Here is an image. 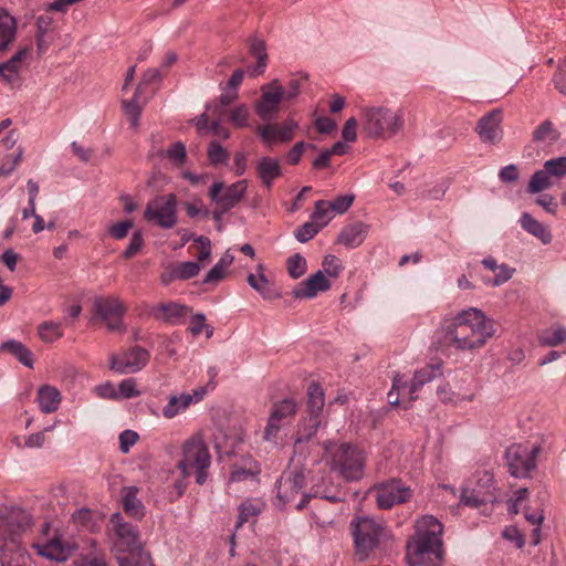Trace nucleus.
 <instances>
[{"label": "nucleus", "instance_id": "1", "mask_svg": "<svg viewBox=\"0 0 566 566\" xmlns=\"http://www.w3.org/2000/svg\"><path fill=\"white\" fill-rule=\"evenodd\" d=\"M494 334L493 321L475 307L444 318L436 331L440 346H452L462 352L482 348Z\"/></svg>", "mask_w": 566, "mask_h": 566}, {"label": "nucleus", "instance_id": "2", "mask_svg": "<svg viewBox=\"0 0 566 566\" xmlns=\"http://www.w3.org/2000/svg\"><path fill=\"white\" fill-rule=\"evenodd\" d=\"M443 526L433 516L426 515L416 522V533L407 543L409 566H439L442 560Z\"/></svg>", "mask_w": 566, "mask_h": 566}, {"label": "nucleus", "instance_id": "3", "mask_svg": "<svg viewBox=\"0 0 566 566\" xmlns=\"http://www.w3.org/2000/svg\"><path fill=\"white\" fill-rule=\"evenodd\" d=\"M305 484V475L302 468H290L284 471L276 482L277 500L283 504L295 503L297 510H302L311 497H319L333 503L345 500V493L340 490L331 493L321 485H315L311 493H302Z\"/></svg>", "mask_w": 566, "mask_h": 566}, {"label": "nucleus", "instance_id": "4", "mask_svg": "<svg viewBox=\"0 0 566 566\" xmlns=\"http://www.w3.org/2000/svg\"><path fill=\"white\" fill-rule=\"evenodd\" d=\"M361 132L371 139H390L405 127L402 109L384 105L366 106L360 114Z\"/></svg>", "mask_w": 566, "mask_h": 566}, {"label": "nucleus", "instance_id": "5", "mask_svg": "<svg viewBox=\"0 0 566 566\" xmlns=\"http://www.w3.org/2000/svg\"><path fill=\"white\" fill-rule=\"evenodd\" d=\"M324 448L331 454L329 465L332 471L347 482H356L363 479L366 458L361 450L349 443L335 446L332 442H325Z\"/></svg>", "mask_w": 566, "mask_h": 566}, {"label": "nucleus", "instance_id": "6", "mask_svg": "<svg viewBox=\"0 0 566 566\" xmlns=\"http://www.w3.org/2000/svg\"><path fill=\"white\" fill-rule=\"evenodd\" d=\"M181 460L177 469L184 478H188L192 470L196 473V482L202 485L207 481L208 468L211 464V457L207 444L200 434H193L187 439L181 447Z\"/></svg>", "mask_w": 566, "mask_h": 566}, {"label": "nucleus", "instance_id": "7", "mask_svg": "<svg viewBox=\"0 0 566 566\" xmlns=\"http://www.w3.org/2000/svg\"><path fill=\"white\" fill-rule=\"evenodd\" d=\"M350 532L355 555L359 560H365L379 546L385 535V527L382 522L369 516H357L350 522Z\"/></svg>", "mask_w": 566, "mask_h": 566}, {"label": "nucleus", "instance_id": "8", "mask_svg": "<svg viewBox=\"0 0 566 566\" xmlns=\"http://www.w3.org/2000/svg\"><path fill=\"white\" fill-rule=\"evenodd\" d=\"M107 534L112 542L114 554H125L143 548L139 530L126 521L122 513H113L107 525Z\"/></svg>", "mask_w": 566, "mask_h": 566}, {"label": "nucleus", "instance_id": "9", "mask_svg": "<svg viewBox=\"0 0 566 566\" xmlns=\"http://www.w3.org/2000/svg\"><path fill=\"white\" fill-rule=\"evenodd\" d=\"M93 312L101 319L109 332L125 333L127 326L123 318L127 312V306L114 295L96 296L93 300Z\"/></svg>", "mask_w": 566, "mask_h": 566}, {"label": "nucleus", "instance_id": "10", "mask_svg": "<svg viewBox=\"0 0 566 566\" xmlns=\"http://www.w3.org/2000/svg\"><path fill=\"white\" fill-rule=\"evenodd\" d=\"M146 221L163 229H171L177 223V198L175 193L156 196L148 201L144 211Z\"/></svg>", "mask_w": 566, "mask_h": 566}, {"label": "nucleus", "instance_id": "11", "mask_svg": "<svg viewBox=\"0 0 566 566\" xmlns=\"http://www.w3.org/2000/svg\"><path fill=\"white\" fill-rule=\"evenodd\" d=\"M539 447H528L525 444H512L505 452V460L509 472L514 478H526L536 467V457Z\"/></svg>", "mask_w": 566, "mask_h": 566}, {"label": "nucleus", "instance_id": "12", "mask_svg": "<svg viewBox=\"0 0 566 566\" xmlns=\"http://www.w3.org/2000/svg\"><path fill=\"white\" fill-rule=\"evenodd\" d=\"M150 359V353L142 346H133L120 355H109V369L119 374H136L144 369Z\"/></svg>", "mask_w": 566, "mask_h": 566}, {"label": "nucleus", "instance_id": "13", "mask_svg": "<svg viewBox=\"0 0 566 566\" xmlns=\"http://www.w3.org/2000/svg\"><path fill=\"white\" fill-rule=\"evenodd\" d=\"M247 191L248 181L245 179L229 186H224L221 181H214L210 187L209 198L216 206L230 211L244 198Z\"/></svg>", "mask_w": 566, "mask_h": 566}, {"label": "nucleus", "instance_id": "14", "mask_svg": "<svg viewBox=\"0 0 566 566\" xmlns=\"http://www.w3.org/2000/svg\"><path fill=\"white\" fill-rule=\"evenodd\" d=\"M283 98L284 92L280 81L273 80L261 87V96L255 103V113L262 120L273 119Z\"/></svg>", "mask_w": 566, "mask_h": 566}, {"label": "nucleus", "instance_id": "15", "mask_svg": "<svg viewBox=\"0 0 566 566\" xmlns=\"http://www.w3.org/2000/svg\"><path fill=\"white\" fill-rule=\"evenodd\" d=\"M410 496V488L406 486L400 480L392 479L376 486V503L384 510L405 503Z\"/></svg>", "mask_w": 566, "mask_h": 566}, {"label": "nucleus", "instance_id": "16", "mask_svg": "<svg viewBox=\"0 0 566 566\" xmlns=\"http://www.w3.org/2000/svg\"><path fill=\"white\" fill-rule=\"evenodd\" d=\"M501 124L502 111L499 108L492 109L482 116L475 127V132L481 142L490 145L500 143L503 137Z\"/></svg>", "mask_w": 566, "mask_h": 566}, {"label": "nucleus", "instance_id": "17", "mask_svg": "<svg viewBox=\"0 0 566 566\" xmlns=\"http://www.w3.org/2000/svg\"><path fill=\"white\" fill-rule=\"evenodd\" d=\"M297 126L298 125L294 119L287 118L282 125L265 124L260 126L258 128V133L265 143H286L293 138Z\"/></svg>", "mask_w": 566, "mask_h": 566}, {"label": "nucleus", "instance_id": "18", "mask_svg": "<svg viewBox=\"0 0 566 566\" xmlns=\"http://www.w3.org/2000/svg\"><path fill=\"white\" fill-rule=\"evenodd\" d=\"M30 525V518L24 512H11L0 516V538L13 541Z\"/></svg>", "mask_w": 566, "mask_h": 566}, {"label": "nucleus", "instance_id": "19", "mask_svg": "<svg viewBox=\"0 0 566 566\" xmlns=\"http://www.w3.org/2000/svg\"><path fill=\"white\" fill-rule=\"evenodd\" d=\"M329 289L331 282L323 274V271H317L300 283L292 294L295 298H313L318 292H325Z\"/></svg>", "mask_w": 566, "mask_h": 566}, {"label": "nucleus", "instance_id": "20", "mask_svg": "<svg viewBox=\"0 0 566 566\" xmlns=\"http://www.w3.org/2000/svg\"><path fill=\"white\" fill-rule=\"evenodd\" d=\"M256 177L263 187L270 189L274 181L282 175V166L277 158L262 156L255 161Z\"/></svg>", "mask_w": 566, "mask_h": 566}, {"label": "nucleus", "instance_id": "21", "mask_svg": "<svg viewBox=\"0 0 566 566\" xmlns=\"http://www.w3.org/2000/svg\"><path fill=\"white\" fill-rule=\"evenodd\" d=\"M442 376L441 363L429 364L417 370L410 384H407L409 401L415 400V394L426 384Z\"/></svg>", "mask_w": 566, "mask_h": 566}, {"label": "nucleus", "instance_id": "22", "mask_svg": "<svg viewBox=\"0 0 566 566\" xmlns=\"http://www.w3.org/2000/svg\"><path fill=\"white\" fill-rule=\"evenodd\" d=\"M36 553L50 560L64 562L72 552V546L62 542L59 536H54L45 544H34Z\"/></svg>", "mask_w": 566, "mask_h": 566}, {"label": "nucleus", "instance_id": "23", "mask_svg": "<svg viewBox=\"0 0 566 566\" xmlns=\"http://www.w3.org/2000/svg\"><path fill=\"white\" fill-rule=\"evenodd\" d=\"M263 265L259 264L256 273H250L247 277L248 284L256 291L263 300L271 301L280 297V293L268 280L263 272Z\"/></svg>", "mask_w": 566, "mask_h": 566}, {"label": "nucleus", "instance_id": "24", "mask_svg": "<svg viewBox=\"0 0 566 566\" xmlns=\"http://www.w3.org/2000/svg\"><path fill=\"white\" fill-rule=\"evenodd\" d=\"M139 489L137 486H125L120 490V501L123 510L129 516L142 520L145 516V506L138 499Z\"/></svg>", "mask_w": 566, "mask_h": 566}, {"label": "nucleus", "instance_id": "25", "mask_svg": "<svg viewBox=\"0 0 566 566\" xmlns=\"http://www.w3.org/2000/svg\"><path fill=\"white\" fill-rule=\"evenodd\" d=\"M190 308L176 302L160 303L153 307L151 313L155 318L167 323H177L179 318L186 316Z\"/></svg>", "mask_w": 566, "mask_h": 566}, {"label": "nucleus", "instance_id": "26", "mask_svg": "<svg viewBox=\"0 0 566 566\" xmlns=\"http://www.w3.org/2000/svg\"><path fill=\"white\" fill-rule=\"evenodd\" d=\"M17 36V20L7 9L0 8V54L8 51Z\"/></svg>", "mask_w": 566, "mask_h": 566}, {"label": "nucleus", "instance_id": "27", "mask_svg": "<svg viewBox=\"0 0 566 566\" xmlns=\"http://www.w3.org/2000/svg\"><path fill=\"white\" fill-rule=\"evenodd\" d=\"M367 226L363 222H354L343 228L338 235V242L346 248H356L360 245L367 233Z\"/></svg>", "mask_w": 566, "mask_h": 566}, {"label": "nucleus", "instance_id": "28", "mask_svg": "<svg viewBox=\"0 0 566 566\" xmlns=\"http://www.w3.org/2000/svg\"><path fill=\"white\" fill-rule=\"evenodd\" d=\"M482 264L485 269L494 272V277L485 281L486 284L492 286H500L513 276L515 269L509 266L505 263L497 264L496 260L492 256L482 260Z\"/></svg>", "mask_w": 566, "mask_h": 566}, {"label": "nucleus", "instance_id": "29", "mask_svg": "<svg viewBox=\"0 0 566 566\" xmlns=\"http://www.w3.org/2000/svg\"><path fill=\"white\" fill-rule=\"evenodd\" d=\"M520 223L526 232L537 238L543 244L551 243L553 235L549 229L537 221L531 213L523 212L520 219Z\"/></svg>", "mask_w": 566, "mask_h": 566}, {"label": "nucleus", "instance_id": "30", "mask_svg": "<svg viewBox=\"0 0 566 566\" xmlns=\"http://www.w3.org/2000/svg\"><path fill=\"white\" fill-rule=\"evenodd\" d=\"M36 400L42 412L51 413L57 410L61 403V394L55 387L43 385L38 389Z\"/></svg>", "mask_w": 566, "mask_h": 566}, {"label": "nucleus", "instance_id": "31", "mask_svg": "<svg viewBox=\"0 0 566 566\" xmlns=\"http://www.w3.org/2000/svg\"><path fill=\"white\" fill-rule=\"evenodd\" d=\"M297 403L294 399L285 398L275 402L272 407L270 418L283 426L290 423L297 412Z\"/></svg>", "mask_w": 566, "mask_h": 566}, {"label": "nucleus", "instance_id": "32", "mask_svg": "<svg viewBox=\"0 0 566 566\" xmlns=\"http://www.w3.org/2000/svg\"><path fill=\"white\" fill-rule=\"evenodd\" d=\"M322 424V416L307 415L302 417L296 431L295 443L310 440Z\"/></svg>", "mask_w": 566, "mask_h": 566}, {"label": "nucleus", "instance_id": "33", "mask_svg": "<svg viewBox=\"0 0 566 566\" xmlns=\"http://www.w3.org/2000/svg\"><path fill=\"white\" fill-rule=\"evenodd\" d=\"M191 405V398L187 392L179 395H171L168 402L163 407V417L166 419H174L178 415L185 412Z\"/></svg>", "mask_w": 566, "mask_h": 566}, {"label": "nucleus", "instance_id": "34", "mask_svg": "<svg viewBox=\"0 0 566 566\" xmlns=\"http://www.w3.org/2000/svg\"><path fill=\"white\" fill-rule=\"evenodd\" d=\"M52 23L53 20L48 14L39 15L35 20V42L39 56L45 54L49 49L50 42L46 40V35L51 31Z\"/></svg>", "mask_w": 566, "mask_h": 566}, {"label": "nucleus", "instance_id": "35", "mask_svg": "<svg viewBox=\"0 0 566 566\" xmlns=\"http://www.w3.org/2000/svg\"><path fill=\"white\" fill-rule=\"evenodd\" d=\"M306 396V413L322 416L325 397L319 384L315 381L311 382L307 387Z\"/></svg>", "mask_w": 566, "mask_h": 566}, {"label": "nucleus", "instance_id": "36", "mask_svg": "<svg viewBox=\"0 0 566 566\" xmlns=\"http://www.w3.org/2000/svg\"><path fill=\"white\" fill-rule=\"evenodd\" d=\"M0 349L10 353L25 367H33L32 352L21 342L10 339L1 344Z\"/></svg>", "mask_w": 566, "mask_h": 566}, {"label": "nucleus", "instance_id": "37", "mask_svg": "<svg viewBox=\"0 0 566 566\" xmlns=\"http://www.w3.org/2000/svg\"><path fill=\"white\" fill-rule=\"evenodd\" d=\"M496 500L495 494L483 493L482 490L462 488L460 502L470 507H479L486 503H493Z\"/></svg>", "mask_w": 566, "mask_h": 566}, {"label": "nucleus", "instance_id": "38", "mask_svg": "<svg viewBox=\"0 0 566 566\" xmlns=\"http://www.w3.org/2000/svg\"><path fill=\"white\" fill-rule=\"evenodd\" d=\"M559 133L555 129L551 120H544L539 124L532 134V139L537 144L551 145L558 140Z\"/></svg>", "mask_w": 566, "mask_h": 566}, {"label": "nucleus", "instance_id": "39", "mask_svg": "<svg viewBox=\"0 0 566 566\" xmlns=\"http://www.w3.org/2000/svg\"><path fill=\"white\" fill-rule=\"evenodd\" d=\"M538 342L543 346L555 347L566 342V328L555 325L541 332Z\"/></svg>", "mask_w": 566, "mask_h": 566}, {"label": "nucleus", "instance_id": "40", "mask_svg": "<svg viewBox=\"0 0 566 566\" xmlns=\"http://www.w3.org/2000/svg\"><path fill=\"white\" fill-rule=\"evenodd\" d=\"M38 335L44 343H53L63 337L62 323L44 321L38 326Z\"/></svg>", "mask_w": 566, "mask_h": 566}, {"label": "nucleus", "instance_id": "41", "mask_svg": "<svg viewBox=\"0 0 566 566\" xmlns=\"http://www.w3.org/2000/svg\"><path fill=\"white\" fill-rule=\"evenodd\" d=\"M553 186L552 176L543 168L536 170L528 181L527 191L530 193H539Z\"/></svg>", "mask_w": 566, "mask_h": 566}, {"label": "nucleus", "instance_id": "42", "mask_svg": "<svg viewBox=\"0 0 566 566\" xmlns=\"http://www.w3.org/2000/svg\"><path fill=\"white\" fill-rule=\"evenodd\" d=\"M263 509V505L251 500L243 501L239 506L238 521L235 523V531H238L244 523L249 522L251 517L258 516Z\"/></svg>", "mask_w": 566, "mask_h": 566}, {"label": "nucleus", "instance_id": "43", "mask_svg": "<svg viewBox=\"0 0 566 566\" xmlns=\"http://www.w3.org/2000/svg\"><path fill=\"white\" fill-rule=\"evenodd\" d=\"M118 566H146L150 556L144 548L125 554H115Z\"/></svg>", "mask_w": 566, "mask_h": 566}, {"label": "nucleus", "instance_id": "44", "mask_svg": "<svg viewBox=\"0 0 566 566\" xmlns=\"http://www.w3.org/2000/svg\"><path fill=\"white\" fill-rule=\"evenodd\" d=\"M332 211L333 210L331 209L329 201L318 200L315 202L311 219L313 222L319 226L321 229H323L333 218L331 214Z\"/></svg>", "mask_w": 566, "mask_h": 566}, {"label": "nucleus", "instance_id": "45", "mask_svg": "<svg viewBox=\"0 0 566 566\" xmlns=\"http://www.w3.org/2000/svg\"><path fill=\"white\" fill-rule=\"evenodd\" d=\"M286 268L291 277L300 279L307 270V262L300 253H295L287 259Z\"/></svg>", "mask_w": 566, "mask_h": 566}, {"label": "nucleus", "instance_id": "46", "mask_svg": "<svg viewBox=\"0 0 566 566\" xmlns=\"http://www.w3.org/2000/svg\"><path fill=\"white\" fill-rule=\"evenodd\" d=\"M175 276L178 280H189L195 277L200 272V264L195 261H185L174 264Z\"/></svg>", "mask_w": 566, "mask_h": 566}, {"label": "nucleus", "instance_id": "47", "mask_svg": "<svg viewBox=\"0 0 566 566\" xmlns=\"http://www.w3.org/2000/svg\"><path fill=\"white\" fill-rule=\"evenodd\" d=\"M140 94V85L137 86L134 96L130 101L123 102V108L129 117L132 126L136 127L140 116V106L138 104V96Z\"/></svg>", "mask_w": 566, "mask_h": 566}, {"label": "nucleus", "instance_id": "48", "mask_svg": "<svg viewBox=\"0 0 566 566\" xmlns=\"http://www.w3.org/2000/svg\"><path fill=\"white\" fill-rule=\"evenodd\" d=\"M229 120L237 128L248 127L249 126V109L247 105L241 104L231 108L229 112Z\"/></svg>", "mask_w": 566, "mask_h": 566}, {"label": "nucleus", "instance_id": "49", "mask_svg": "<svg viewBox=\"0 0 566 566\" xmlns=\"http://www.w3.org/2000/svg\"><path fill=\"white\" fill-rule=\"evenodd\" d=\"M117 400L136 398L142 395L134 378L123 379L117 387Z\"/></svg>", "mask_w": 566, "mask_h": 566}, {"label": "nucleus", "instance_id": "50", "mask_svg": "<svg viewBox=\"0 0 566 566\" xmlns=\"http://www.w3.org/2000/svg\"><path fill=\"white\" fill-rule=\"evenodd\" d=\"M31 50L32 48L30 45L21 46L9 60L2 63L20 75L22 71V62L29 56Z\"/></svg>", "mask_w": 566, "mask_h": 566}, {"label": "nucleus", "instance_id": "51", "mask_svg": "<svg viewBox=\"0 0 566 566\" xmlns=\"http://www.w3.org/2000/svg\"><path fill=\"white\" fill-rule=\"evenodd\" d=\"M544 168L552 178L562 179L566 176V156L548 159L544 163Z\"/></svg>", "mask_w": 566, "mask_h": 566}, {"label": "nucleus", "instance_id": "52", "mask_svg": "<svg viewBox=\"0 0 566 566\" xmlns=\"http://www.w3.org/2000/svg\"><path fill=\"white\" fill-rule=\"evenodd\" d=\"M165 156L176 166L181 167L187 158L185 144L182 142L171 144L166 150Z\"/></svg>", "mask_w": 566, "mask_h": 566}, {"label": "nucleus", "instance_id": "53", "mask_svg": "<svg viewBox=\"0 0 566 566\" xmlns=\"http://www.w3.org/2000/svg\"><path fill=\"white\" fill-rule=\"evenodd\" d=\"M319 230H321L319 226H317L313 221H308V222H305L304 224H302L301 227H298L294 231V237L298 242L305 243V242L310 241L311 239H313L319 232Z\"/></svg>", "mask_w": 566, "mask_h": 566}, {"label": "nucleus", "instance_id": "54", "mask_svg": "<svg viewBox=\"0 0 566 566\" xmlns=\"http://www.w3.org/2000/svg\"><path fill=\"white\" fill-rule=\"evenodd\" d=\"M323 274L329 277H337L343 271V265L339 259L333 254L326 255L322 262Z\"/></svg>", "mask_w": 566, "mask_h": 566}, {"label": "nucleus", "instance_id": "55", "mask_svg": "<svg viewBox=\"0 0 566 566\" xmlns=\"http://www.w3.org/2000/svg\"><path fill=\"white\" fill-rule=\"evenodd\" d=\"M207 153L210 163L214 166L226 164L229 158L227 150L217 142L210 143Z\"/></svg>", "mask_w": 566, "mask_h": 566}, {"label": "nucleus", "instance_id": "56", "mask_svg": "<svg viewBox=\"0 0 566 566\" xmlns=\"http://www.w3.org/2000/svg\"><path fill=\"white\" fill-rule=\"evenodd\" d=\"M23 149L21 147H18L14 154L8 155L3 163L0 165V175L4 177L9 176L21 161Z\"/></svg>", "mask_w": 566, "mask_h": 566}, {"label": "nucleus", "instance_id": "57", "mask_svg": "<svg viewBox=\"0 0 566 566\" xmlns=\"http://www.w3.org/2000/svg\"><path fill=\"white\" fill-rule=\"evenodd\" d=\"M408 396L407 382L402 381L400 378L396 377L392 381V388L388 392V401L392 406H397L399 403V396Z\"/></svg>", "mask_w": 566, "mask_h": 566}, {"label": "nucleus", "instance_id": "58", "mask_svg": "<svg viewBox=\"0 0 566 566\" xmlns=\"http://www.w3.org/2000/svg\"><path fill=\"white\" fill-rule=\"evenodd\" d=\"M449 189V181L443 179L422 193L426 200H441Z\"/></svg>", "mask_w": 566, "mask_h": 566}, {"label": "nucleus", "instance_id": "59", "mask_svg": "<svg viewBox=\"0 0 566 566\" xmlns=\"http://www.w3.org/2000/svg\"><path fill=\"white\" fill-rule=\"evenodd\" d=\"M474 490H482V492L486 494H495V483L493 475L488 471L480 473Z\"/></svg>", "mask_w": 566, "mask_h": 566}, {"label": "nucleus", "instance_id": "60", "mask_svg": "<svg viewBox=\"0 0 566 566\" xmlns=\"http://www.w3.org/2000/svg\"><path fill=\"white\" fill-rule=\"evenodd\" d=\"M144 245V238L140 231H136L133 233L129 244L127 245L126 250L123 252V258L130 259L133 258L137 252L142 250Z\"/></svg>", "mask_w": 566, "mask_h": 566}, {"label": "nucleus", "instance_id": "61", "mask_svg": "<svg viewBox=\"0 0 566 566\" xmlns=\"http://www.w3.org/2000/svg\"><path fill=\"white\" fill-rule=\"evenodd\" d=\"M305 148L315 149L316 146L314 144H305L304 142L296 143L286 155L287 163L290 165L298 164Z\"/></svg>", "mask_w": 566, "mask_h": 566}, {"label": "nucleus", "instance_id": "62", "mask_svg": "<svg viewBox=\"0 0 566 566\" xmlns=\"http://www.w3.org/2000/svg\"><path fill=\"white\" fill-rule=\"evenodd\" d=\"M132 228L133 222L130 220L120 221L108 228V234L116 240H122L127 235Z\"/></svg>", "mask_w": 566, "mask_h": 566}, {"label": "nucleus", "instance_id": "63", "mask_svg": "<svg viewBox=\"0 0 566 566\" xmlns=\"http://www.w3.org/2000/svg\"><path fill=\"white\" fill-rule=\"evenodd\" d=\"M138 433L133 430H124L119 434V449L123 453H128L130 448L138 441Z\"/></svg>", "mask_w": 566, "mask_h": 566}, {"label": "nucleus", "instance_id": "64", "mask_svg": "<svg viewBox=\"0 0 566 566\" xmlns=\"http://www.w3.org/2000/svg\"><path fill=\"white\" fill-rule=\"evenodd\" d=\"M553 81L556 90L566 95V59L559 63Z\"/></svg>", "mask_w": 566, "mask_h": 566}]
</instances>
